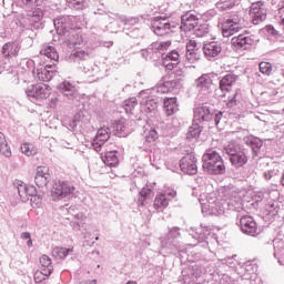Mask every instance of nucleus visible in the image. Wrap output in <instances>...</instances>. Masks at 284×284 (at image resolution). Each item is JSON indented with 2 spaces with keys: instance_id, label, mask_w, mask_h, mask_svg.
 <instances>
[{
  "instance_id": "e433bc0d",
  "label": "nucleus",
  "mask_w": 284,
  "mask_h": 284,
  "mask_svg": "<svg viewBox=\"0 0 284 284\" xmlns=\"http://www.w3.org/2000/svg\"><path fill=\"white\" fill-rule=\"evenodd\" d=\"M102 161L109 168H116L119 165V155H116V151H108L102 155Z\"/></svg>"
},
{
  "instance_id": "de8ad7c7",
  "label": "nucleus",
  "mask_w": 284,
  "mask_h": 284,
  "mask_svg": "<svg viewBox=\"0 0 284 284\" xmlns=\"http://www.w3.org/2000/svg\"><path fill=\"white\" fill-rule=\"evenodd\" d=\"M194 30V34L197 38H203V37H207V34H210V24L204 23V24H199L193 29Z\"/></svg>"
},
{
  "instance_id": "8fccbe9b",
  "label": "nucleus",
  "mask_w": 284,
  "mask_h": 284,
  "mask_svg": "<svg viewBox=\"0 0 284 284\" xmlns=\"http://www.w3.org/2000/svg\"><path fill=\"white\" fill-rule=\"evenodd\" d=\"M14 186L18 190V194L20 196V199H27V191H28V186L26 185V183H23L22 181H16L14 182Z\"/></svg>"
},
{
  "instance_id": "a18cd8bd",
  "label": "nucleus",
  "mask_w": 284,
  "mask_h": 284,
  "mask_svg": "<svg viewBox=\"0 0 284 284\" xmlns=\"http://www.w3.org/2000/svg\"><path fill=\"white\" fill-rule=\"evenodd\" d=\"M236 3H239V0H220L216 3V8L223 12L225 10H232Z\"/></svg>"
},
{
  "instance_id": "f03ea898",
  "label": "nucleus",
  "mask_w": 284,
  "mask_h": 284,
  "mask_svg": "<svg viewBox=\"0 0 284 284\" xmlns=\"http://www.w3.org/2000/svg\"><path fill=\"white\" fill-rule=\"evenodd\" d=\"M224 154L230 156V162L233 168H243L247 165V151L239 143L230 142L229 144L223 146Z\"/></svg>"
},
{
  "instance_id": "49530a36",
  "label": "nucleus",
  "mask_w": 284,
  "mask_h": 284,
  "mask_svg": "<svg viewBox=\"0 0 284 284\" xmlns=\"http://www.w3.org/2000/svg\"><path fill=\"white\" fill-rule=\"evenodd\" d=\"M21 152L22 154H26V156H34L39 150L34 144L26 142L21 145Z\"/></svg>"
},
{
  "instance_id": "69168bd1",
  "label": "nucleus",
  "mask_w": 284,
  "mask_h": 284,
  "mask_svg": "<svg viewBox=\"0 0 284 284\" xmlns=\"http://www.w3.org/2000/svg\"><path fill=\"white\" fill-rule=\"evenodd\" d=\"M37 194V187L34 186H27V199L28 196H34Z\"/></svg>"
},
{
  "instance_id": "f3484780",
  "label": "nucleus",
  "mask_w": 284,
  "mask_h": 284,
  "mask_svg": "<svg viewBox=\"0 0 284 284\" xmlns=\"http://www.w3.org/2000/svg\"><path fill=\"white\" fill-rule=\"evenodd\" d=\"M112 133V129L103 126L98 130L95 138L93 139L92 145L95 152H101L105 142L110 139V134Z\"/></svg>"
},
{
  "instance_id": "a211bd4d",
  "label": "nucleus",
  "mask_w": 284,
  "mask_h": 284,
  "mask_svg": "<svg viewBox=\"0 0 284 284\" xmlns=\"http://www.w3.org/2000/svg\"><path fill=\"white\" fill-rule=\"evenodd\" d=\"M231 44L234 45L236 50H248V48L254 44V39L246 33H242L232 38Z\"/></svg>"
},
{
  "instance_id": "e2e57ef3",
  "label": "nucleus",
  "mask_w": 284,
  "mask_h": 284,
  "mask_svg": "<svg viewBox=\"0 0 284 284\" xmlns=\"http://www.w3.org/2000/svg\"><path fill=\"white\" fill-rule=\"evenodd\" d=\"M186 51L187 52H196V42L194 40H190L187 43H186Z\"/></svg>"
},
{
  "instance_id": "4d7b16f0",
  "label": "nucleus",
  "mask_w": 284,
  "mask_h": 284,
  "mask_svg": "<svg viewBox=\"0 0 284 284\" xmlns=\"http://www.w3.org/2000/svg\"><path fill=\"white\" fill-rule=\"evenodd\" d=\"M236 97H239V91H235L232 95H229L226 100V108H236Z\"/></svg>"
},
{
  "instance_id": "ea45409f",
  "label": "nucleus",
  "mask_w": 284,
  "mask_h": 284,
  "mask_svg": "<svg viewBox=\"0 0 284 284\" xmlns=\"http://www.w3.org/2000/svg\"><path fill=\"white\" fill-rule=\"evenodd\" d=\"M70 252H73V248H65V247H61V246H55L52 250V256L57 261H63V258H65L68 256V254H70Z\"/></svg>"
},
{
  "instance_id": "1a4fd4ad",
  "label": "nucleus",
  "mask_w": 284,
  "mask_h": 284,
  "mask_svg": "<svg viewBox=\"0 0 284 284\" xmlns=\"http://www.w3.org/2000/svg\"><path fill=\"white\" fill-rule=\"evenodd\" d=\"M224 203L226 205V210H231V212H237L239 214L243 212V202L234 187L224 189Z\"/></svg>"
},
{
  "instance_id": "4be33fe9",
  "label": "nucleus",
  "mask_w": 284,
  "mask_h": 284,
  "mask_svg": "<svg viewBox=\"0 0 284 284\" xmlns=\"http://www.w3.org/2000/svg\"><path fill=\"white\" fill-rule=\"evenodd\" d=\"M37 77L39 81H52L53 77H57V65L55 64H49L44 68H40L37 70Z\"/></svg>"
},
{
  "instance_id": "9d476101",
  "label": "nucleus",
  "mask_w": 284,
  "mask_h": 284,
  "mask_svg": "<svg viewBox=\"0 0 284 284\" xmlns=\"http://www.w3.org/2000/svg\"><path fill=\"white\" fill-rule=\"evenodd\" d=\"M236 219H239L236 225H239L243 234H247L248 236H256V234H258V224H256L254 217L237 214Z\"/></svg>"
},
{
  "instance_id": "c85d7f7f",
  "label": "nucleus",
  "mask_w": 284,
  "mask_h": 284,
  "mask_svg": "<svg viewBox=\"0 0 284 284\" xmlns=\"http://www.w3.org/2000/svg\"><path fill=\"white\" fill-rule=\"evenodd\" d=\"M203 224L201 225V229L194 231V229H191V236L192 239H195L197 241V244H194V247L201 246V247H207V233H205V230L203 229ZM203 232V233H202Z\"/></svg>"
},
{
  "instance_id": "052dcab7",
  "label": "nucleus",
  "mask_w": 284,
  "mask_h": 284,
  "mask_svg": "<svg viewBox=\"0 0 284 284\" xmlns=\"http://www.w3.org/2000/svg\"><path fill=\"white\" fill-rule=\"evenodd\" d=\"M156 139H159V133H156V130L149 131L146 135V141L149 143H152V141H156Z\"/></svg>"
},
{
  "instance_id": "c03bdc74",
  "label": "nucleus",
  "mask_w": 284,
  "mask_h": 284,
  "mask_svg": "<svg viewBox=\"0 0 284 284\" xmlns=\"http://www.w3.org/2000/svg\"><path fill=\"white\" fill-rule=\"evenodd\" d=\"M203 132V126L196 122H193L192 126L189 128L187 139H199Z\"/></svg>"
},
{
  "instance_id": "473e14b6",
  "label": "nucleus",
  "mask_w": 284,
  "mask_h": 284,
  "mask_svg": "<svg viewBox=\"0 0 284 284\" xmlns=\"http://www.w3.org/2000/svg\"><path fill=\"white\" fill-rule=\"evenodd\" d=\"M163 110L166 116H172L175 112H179V103H176V98L164 99Z\"/></svg>"
},
{
  "instance_id": "ddd939ff",
  "label": "nucleus",
  "mask_w": 284,
  "mask_h": 284,
  "mask_svg": "<svg viewBox=\"0 0 284 284\" xmlns=\"http://www.w3.org/2000/svg\"><path fill=\"white\" fill-rule=\"evenodd\" d=\"M199 26V14L194 11H187L181 16L180 30L182 32H192Z\"/></svg>"
},
{
  "instance_id": "9b49d317",
  "label": "nucleus",
  "mask_w": 284,
  "mask_h": 284,
  "mask_svg": "<svg viewBox=\"0 0 284 284\" xmlns=\"http://www.w3.org/2000/svg\"><path fill=\"white\" fill-rule=\"evenodd\" d=\"M179 24L175 22H169L165 18H155L152 22V30L158 37H165L176 30Z\"/></svg>"
},
{
  "instance_id": "774afa93",
  "label": "nucleus",
  "mask_w": 284,
  "mask_h": 284,
  "mask_svg": "<svg viewBox=\"0 0 284 284\" xmlns=\"http://www.w3.org/2000/svg\"><path fill=\"white\" fill-rule=\"evenodd\" d=\"M30 201H31V203H36V205H40L42 200H41V196L37 195V193H36V195L31 196Z\"/></svg>"
},
{
  "instance_id": "412c9836",
  "label": "nucleus",
  "mask_w": 284,
  "mask_h": 284,
  "mask_svg": "<svg viewBox=\"0 0 284 284\" xmlns=\"http://www.w3.org/2000/svg\"><path fill=\"white\" fill-rule=\"evenodd\" d=\"M34 181L38 187H45L50 183V169L48 166H38Z\"/></svg>"
},
{
  "instance_id": "0e129e2a",
  "label": "nucleus",
  "mask_w": 284,
  "mask_h": 284,
  "mask_svg": "<svg viewBox=\"0 0 284 284\" xmlns=\"http://www.w3.org/2000/svg\"><path fill=\"white\" fill-rule=\"evenodd\" d=\"M170 85H172V82L170 81L164 82L163 85L159 87V92H163V93L170 92Z\"/></svg>"
},
{
  "instance_id": "aec40b11",
  "label": "nucleus",
  "mask_w": 284,
  "mask_h": 284,
  "mask_svg": "<svg viewBox=\"0 0 284 284\" xmlns=\"http://www.w3.org/2000/svg\"><path fill=\"white\" fill-rule=\"evenodd\" d=\"M214 80H212V75L204 73L195 80L194 85L199 92H210Z\"/></svg>"
},
{
  "instance_id": "393cba45",
  "label": "nucleus",
  "mask_w": 284,
  "mask_h": 284,
  "mask_svg": "<svg viewBox=\"0 0 284 284\" xmlns=\"http://www.w3.org/2000/svg\"><path fill=\"white\" fill-rule=\"evenodd\" d=\"M237 80L239 75L234 73H227L220 80V90L222 92H232V88L236 85Z\"/></svg>"
},
{
  "instance_id": "338daca9",
  "label": "nucleus",
  "mask_w": 284,
  "mask_h": 284,
  "mask_svg": "<svg viewBox=\"0 0 284 284\" xmlns=\"http://www.w3.org/2000/svg\"><path fill=\"white\" fill-rule=\"evenodd\" d=\"M274 174H276V172H274V171H266V172H264L265 181H271L272 178L274 176Z\"/></svg>"
},
{
  "instance_id": "f257e3e1",
  "label": "nucleus",
  "mask_w": 284,
  "mask_h": 284,
  "mask_svg": "<svg viewBox=\"0 0 284 284\" xmlns=\"http://www.w3.org/2000/svg\"><path fill=\"white\" fill-rule=\"evenodd\" d=\"M202 168L209 174H225V162L216 150L207 149L202 156Z\"/></svg>"
},
{
  "instance_id": "5fc2aeb1",
  "label": "nucleus",
  "mask_w": 284,
  "mask_h": 284,
  "mask_svg": "<svg viewBox=\"0 0 284 284\" xmlns=\"http://www.w3.org/2000/svg\"><path fill=\"white\" fill-rule=\"evenodd\" d=\"M22 3L26 8H37L43 6V0H22Z\"/></svg>"
},
{
  "instance_id": "a19ab883",
  "label": "nucleus",
  "mask_w": 284,
  "mask_h": 284,
  "mask_svg": "<svg viewBox=\"0 0 284 284\" xmlns=\"http://www.w3.org/2000/svg\"><path fill=\"white\" fill-rule=\"evenodd\" d=\"M121 23L122 26H136L139 23V18L136 17H125V16H116V19L113 20V24Z\"/></svg>"
},
{
  "instance_id": "5701e85b",
  "label": "nucleus",
  "mask_w": 284,
  "mask_h": 284,
  "mask_svg": "<svg viewBox=\"0 0 284 284\" xmlns=\"http://www.w3.org/2000/svg\"><path fill=\"white\" fill-rule=\"evenodd\" d=\"M258 266L252 261H247L240 267L239 274L244 281H250L256 274Z\"/></svg>"
},
{
  "instance_id": "cd10ccee",
  "label": "nucleus",
  "mask_w": 284,
  "mask_h": 284,
  "mask_svg": "<svg viewBox=\"0 0 284 284\" xmlns=\"http://www.w3.org/2000/svg\"><path fill=\"white\" fill-rule=\"evenodd\" d=\"M110 130L115 136H128V134H130V129H128V121L124 119L115 121L111 125Z\"/></svg>"
},
{
  "instance_id": "b1692460",
  "label": "nucleus",
  "mask_w": 284,
  "mask_h": 284,
  "mask_svg": "<svg viewBox=\"0 0 284 284\" xmlns=\"http://www.w3.org/2000/svg\"><path fill=\"white\" fill-rule=\"evenodd\" d=\"M27 17L29 19V23L31 28H34V30H39L41 28V20L43 19V10L40 8L29 10L27 12Z\"/></svg>"
},
{
  "instance_id": "2f4dec72",
  "label": "nucleus",
  "mask_w": 284,
  "mask_h": 284,
  "mask_svg": "<svg viewBox=\"0 0 284 284\" xmlns=\"http://www.w3.org/2000/svg\"><path fill=\"white\" fill-rule=\"evenodd\" d=\"M40 274H42L43 276H50V274H52V272H54V266L52 265V258H50V256L48 255H42L40 257Z\"/></svg>"
},
{
  "instance_id": "bf43d9fd",
  "label": "nucleus",
  "mask_w": 284,
  "mask_h": 284,
  "mask_svg": "<svg viewBox=\"0 0 284 284\" xmlns=\"http://www.w3.org/2000/svg\"><path fill=\"white\" fill-rule=\"evenodd\" d=\"M225 21L229 23H233L234 26H241V17H239V14H233Z\"/></svg>"
},
{
  "instance_id": "37998d69",
  "label": "nucleus",
  "mask_w": 284,
  "mask_h": 284,
  "mask_svg": "<svg viewBox=\"0 0 284 284\" xmlns=\"http://www.w3.org/2000/svg\"><path fill=\"white\" fill-rule=\"evenodd\" d=\"M148 201H152V189L143 187L140 191L138 204L145 205V203H148Z\"/></svg>"
},
{
  "instance_id": "864d4df0",
  "label": "nucleus",
  "mask_w": 284,
  "mask_h": 284,
  "mask_svg": "<svg viewBox=\"0 0 284 284\" xmlns=\"http://www.w3.org/2000/svg\"><path fill=\"white\" fill-rule=\"evenodd\" d=\"M272 70H274V67L270 62H261L260 63V72L262 74H266V77H270L272 74Z\"/></svg>"
},
{
  "instance_id": "603ef678",
  "label": "nucleus",
  "mask_w": 284,
  "mask_h": 284,
  "mask_svg": "<svg viewBox=\"0 0 284 284\" xmlns=\"http://www.w3.org/2000/svg\"><path fill=\"white\" fill-rule=\"evenodd\" d=\"M85 1L88 0H67L69 8H73L74 10H81L85 8Z\"/></svg>"
},
{
  "instance_id": "6ab92c4d",
  "label": "nucleus",
  "mask_w": 284,
  "mask_h": 284,
  "mask_svg": "<svg viewBox=\"0 0 284 284\" xmlns=\"http://www.w3.org/2000/svg\"><path fill=\"white\" fill-rule=\"evenodd\" d=\"M204 57L212 61V59L219 57L223 52V47L219 42H209L203 45Z\"/></svg>"
},
{
  "instance_id": "f704fd0d",
  "label": "nucleus",
  "mask_w": 284,
  "mask_h": 284,
  "mask_svg": "<svg viewBox=\"0 0 284 284\" xmlns=\"http://www.w3.org/2000/svg\"><path fill=\"white\" fill-rule=\"evenodd\" d=\"M2 54L4 59H12L19 54V45L14 42H8L2 47Z\"/></svg>"
},
{
  "instance_id": "7c9ffc66",
  "label": "nucleus",
  "mask_w": 284,
  "mask_h": 284,
  "mask_svg": "<svg viewBox=\"0 0 284 284\" xmlns=\"http://www.w3.org/2000/svg\"><path fill=\"white\" fill-rule=\"evenodd\" d=\"M244 141L246 145L251 148L253 152V159H256V156H258V154L261 153V148H263V141L254 136H247L244 139Z\"/></svg>"
},
{
  "instance_id": "f8f14e48",
  "label": "nucleus",
  "mask_w": 284,
  "mask_h": 284,
  "mask_svg": "<svg viewBox=\"0 0 284 284\" xmlns=\"http://www.w3.org/2000/svg\"><path fill=\"white\" fill-rule=\"evenodd\" d=\"M72 19H74V17H70V16H62V17L55 18L53 20V24L57 30V33L62 37L70 34V32L74 30V24L72 23Z\"/></svg>"
},
{
  "instance_id": "3c124183",
  "label": "nucleus",
  "mask_w": 284,
  "mask_h": 284,
  "mask_svg": "<svg viewBox=\"0 0 284 284\" xmlns=\"http://www.w3.org/2000/svg\"><path fill=\"white\" fill-rule=\"evenodd\" d=\"M89 57L88 52L83 51V50H78L74 53L71 54V59L70 61H73L74 63L79 62V61H84V59Z\"/></svg>"
},
{
  "instance_id": "423d86ee",
  "label": "nucleus",
  "mask_w": 284,
  "mask_h": 284,
  "mask_svg": "<svg viewBox=\"0 0 284 284\" xmlns=\"http://www.w3.org/2000/svg\"><path fill=\"white\" fill-rule=\"evenodd\" d=\"M171 45L172 41L153 42L146 49H142L140 54L142 59H145L146 61H159V59L162 57V52H165V50H168Z\"/></svg>"
},
{
  "instance_id": "39448f33",
  "label": "nucleus",
  "mask_w": 284,
  "mask_h": 284,
  "mask_svg": "<svg viewBox=\"0 0 284 284\" xmlns=\"http://www.w3.org/2000/svg\"><path fill=\"white\" fill-rule=\"evenodd\" d=\"M214 196V194H210L206 197V202L200 200L203 214H212L213 216H221V214H225V210H227L225 200L219 201L215 196Z\"/></svg>"
},
{
  "instance_id": "09e8293b",
  "label": "nucleus",
  "mask_w": 284,
  "mask_h": 284,
  "mask_svg": "<svg viewBox=\"0 0 284 284\" xmlns=\"http://www.w3.org/2000/svg\"><path fill=\"white\" fill-rule=\"evenodd\" d=\"M139 105L136 98L128 99L123 102V108L128 114H132V111Z\"/></svg>"
},
{
  "instance_id": "4c0bfd02",
  "label": "nucleus",
  "mask_w": 284,
  "mask_h": 284,
  "mask_svg": "<svg viewBox=\"0 0 284 284\" xmlns=\"http://www.w3.org/2000/svg\"><path fill=\"white\" fill-rule=\"evenodd\" d=\"M241 30V24H233L232 22L224 21L222 23V34L223 37H232V34H236Z\"/></svg>"
},
{
  "instance_id": "c9c22d12",
  "label": "nucleus",
  "mask_w": 284,
  "mask_h": 284,
  "mask_svg": "<svg viewBox=\"0 0 284 284\" xmlns=\"http://www.w3.org/2000/svg\"><path fill=\"white\" fill-rule=\"evenodd\" d=\"M40 54L47 57V59H51V61H59V52H57V49L50 44H43Z\"/></svg>"
},
{
  "instance_id": "6e6d98bb",
  "label": "nucleus",
  "mask_w": 284,
  "mask_h": 284,
  "mask_svg": "<svg viewBox=\"0 0 284 284\" xmlns=\"http://www.w3.org/2000/svg\"><path fill=\"white\" fill-rule=\"evenodd\" d=\"M185 57L187 63H196L199 61V53L196 51H186Z\"/></svg>"
},
{
  "instance_id": "0eeeda50",
  "label": "nucleus",
  "mask_w": 284,
  "mask_h": 284,
  "mask_svg": "<svg viewBox=\"0 0 284 284\" xmlns=\"http://www.w3.org/2000/svg\"><path fill=\"white\" fill-rule=\"evenodd\" d=\"M74 185L68 181H58L53 183L51 196L53 201H63V199H72L74 196Z\"/></svg>"
},
{
  "instance_id": "dca6fc26",
  "label": "nucleus",
  "mask_w": 284,
  "mask_h": 284,
  "mask_svg": "<svg viewBox=\"0 0 284 284\" xmlns=\"http://www.w3.org/2000/svg\"><path fill=\"white\" fill-rule=\"evenodd\" d=\"M176 196V191L168 189L164 192L158 194L154 200L155 210L163 211L170 205V201Z\"/></svg>"
},
{
  "instance_id": "bb28decb",
  "label": "nucleus",
  "mask_w": 284,
  "mask_h": 284,
  "mask_svg": "<svg viewBox=\"0 0 284 284\" xmlns=\"http://www.w3.org/2000/svg\"><path fill=\"white\" fill-rule=\"evenodd\" d=\"M162 63L166 70H174V64H170V61H173V63H178L181 61V54H179V51L172 50L169 53H162Z\"/></svg>"
},
{
  "instance_id": "58836bf2",
  "label": "nucleus",
  "mask_w": 284,
  "mask_h": 284,
  "mask_svg": "<svg viewBox=\"0 0 284 284\" xmlns=\"http://www.w3.org/2000/svg\"><path fill=\"white\" fill-rule=\"evenodd\" d=\"M271 6L280 17V26L284 30V0H271Z\"/></svg>"
},
{
  "instance_id": "7ed1b4c3",
  "label": "nucleus",
  "mask_w": 284,
  "mask_h": 284,
  "mask_svg": "<svg viewBox=\"0 0 284 284\" xmlns=\"http://www.w3.org/2000/svg\"><path fill=\"white\" fill-rule=\"evenodd\" d=\"M222 120L223 112L219 111L214 113V110L207 104H202L194 109L193 123H210V121H214V124L219 128Z\"/></svg>"
},
{
  "instance_id": "72a5a7b5",
  "label": "nucleus",
  "mask_w": 284,
  "mask_h": 284,
  "mask_svg": "<svg viewBox=\"0 0 284 284\" xmlns=\"http://www.w3.org/2000/svg\"><path fill=\"white\" fill-rule=\"evenodd\" d=\"M141 108L146 114L151 112H155L156 108H159V99L156 98H146L141 101Z\"/></svg>"
},
{
  "instance_id": "4468645a",
  "label": "nucleus",
  "mask_w": 284,
  "mask_h": 284,
  "mask_svg": "<svg viewBox=\"0 0 284 284\" xmlns=\"http://www.w3.org/2000/svg\"><path fill=\"white\" fill-rule=\"evenodd\" d=\"M250 16L252 17L254 26L263 23V21L267 19V9L265 8V3L261 1L253 3L250 10Z\"/></svg>"
},
{
  "instance_id": "6e6552de",
  "label": "nucleus",
  "mask_w": 284,
  "mask_h": 284,
  "mask_svg": "<svg viewBox=\"0 0 284 284\" xmlns=\"http://www.w3.org/2000/svg\"><path fill=\"white\" fill-rule=\"evenodd\" d=\"M52 89L48 84H31L26 89V94L30 101H43L50 97Z\"/></svg>"
},
{
  "instance_id": "79ce46f5",
  "label": "nucleus",
  "mask_w": 284,
  "mask_h": 284,
  "mask_svg": "<svg viewBox=\"0 0 284 284\" xmlns=\"http://www.w3.org/2000/svg\"><path fill=\"white\" fill-rule=\"evenodd\" d=\"M0 153L3 154V156H7L8 159L12 156V150L10 149V145H8L6 135L2 132H0Z\"/></svg>"
},
{
  "instance_id": "680f3d73",
  "label": "nucleus",
  "mask_w": 284,
  "mask_h": 284,
  "mask_svg": "<svg viewBox=\"0 0 284 284\" xmlns=\"http://www.w3.org/2000/svg\"><path fill=\"white\" fill-rule=\"evenodd\" d=\"M121 26H123L121 22L114 24V21H112L110 22L109 29L111 32H119V30H121Z\"/></svg>"
},
{
  "instance_id": "2eb2a0df",
  "label": "nucleus",
  "mask_w": 284,
  "mask_h": 284,
  "mask_svg": "<svg viewBox=\"0 0 284 284\" xmlns=\"http://www.w3.org/2000/svg\"><path fill=\"white\" fill-rule=\"evenodd\" d=\"M180 168L184 174H196L199 172V166L196 165V156L194 153H187L184 158H182L180 160Z\"/></svg>"
},
{
  "instance_id": "13d9d810",
  "label": "nucleus",
  "mask_w": 284,
  "mask_h": 284,
  "mask_svg": "<svg viewBox=\"0 0 284 284\" xmlns=\"http://www.w3.org/2000/svg\"><path fill=\"white\" fill-rule=\"evenodd\" d=\"M221 263L223 265H227V267H235L236 266V262H235L234 257L222 258Z\"/></svg>"
},
{
  "instance_id": "c756f323",
  "label": "nucleus",
  "mask_w": 284,
  "mask_h": 284,
  "mask_svg": "<svg viewBox=\"0 0 284 284\" xmlns=\"http://www.w3.org/2000/svg\"><path fill=\"white\" fill-rule=\"evenodd\" d=\"M59 90L61 93H63L69 101H73V99H77V87H74L69 81H64L59 85Z\"/></svg>"
},
{
  "instance_id": "a878e982",
  "label": "nucleus",
  "mask_w": 284,
  "mask_h": 284,
  "mask_svg": "<svg viewBox=\"0 0 284 284\" xmlns=\"http://www.w3.org/2000/svg\"><path fill=\"white\" fill-rule=\"evenodd\" d=\"M65 37L63 44L68 45V48H79V45H83V37L79 34L77 30L73 29Z\"/></svg>"
},
{
  "instance_id": "20e7f679",
  "label": "nucleus",
  "mask_w": 284,
  "mask_h": 284,
  "mask_svg": "<svg viewBox=\"0 0 284 284\" xmlns=\"http://www.w3.org/2000/svg\"><path fill=\"white\" fill-rule=\"evenodd\" d=\"M179 227H173L169 231L168 235L165 237H162L161 245L162 247H166L170 250L171 254H174V252H179L181 258H183L186 254V251L183 250V245H181V242H179V239H181V232H179Z\"/></svg>"
}]
</instances>
